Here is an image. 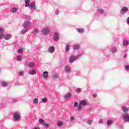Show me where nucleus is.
<instances>
[{"instance_id": "obj_1", "label": "nucleus", "mask_w": 129, "mask_h": 129, "mask_svg": "<svg viewBox=\"0 0 129 129\" xmlns=\"http://www.w3.org/2000/svg\"><path fill=\"white\" fill-rule=\"evenodd\" d=\"M14 120L17 121V120H19L20 118H21V114L19 112H16L14 113Z\"/></svg>"}, {"instance_id": "obj_2", "label": "nucleus", "mask_w": 129, "mask_h": 129, "mask_svg": "<svg viewBox=\"0 0 129 129\" xmlns=\"http://www.w3.org/2000/svg\"><path fill=\"white\" fill-rule=\"evenodd\" d=\"M42 32L43 35H47V34H49L51 32V30L48 28H45L42 30Z\"/></svg>"}, {"instance_id": "obj_3", "label": "nucleus", "mask_w": 129, "mask_h": 129, "mask_svg": "<svg viewBox=\"0 0 129 129\" xmlns=\"http://www.w3.org/2000/svg\"><path fill=\"white\" fill-rule=\"evenodd\" d=\"M53 40L54 41H58L59 40V34L58 33L55 32L54 34Z\"/></svg>"}, {"instance_id": "obj_4", "label": "nucleus", "mask_w": 129, "mask_h": 129, "mask_svg": "<svg viewBox=\"0 0 129 129\" xmlns=\"http://www.w3.org/2000/svg\"><path fill=\"white\" fill-rule=\"evenodd\" d=\"M26 65H28V66H29L30 68H33L35 66V63L33 62H28L26 61Z\"/></svg>"}, {"instance_id": "obj_5", "label": "nucleus", "mask_w": 129, "mask_h": 129, "mask_svg": "<svg viewBox=\"0 0 129 129\" xmlns=\"http://www.w3.org/2000/svg\"><path fill=\"white\" fill-rule=\"evenodd\" d=\"M127 11H128V9L126 7H123L121 10V11L122 12V14H124V13H126Z\"/></svg>"}, {"instance_id": "obj_6", "label": "nucleus", "mask_w": 129, "mask_h": 129, "mask_svg": "<svg viewBox=\"0 0 129 129\" xmlns=\"http://www.w3.org/2000/svg\"><path fill=\"white\" fill-rule=\"evenodd\" d=\"M123 120L124 121H129V115L127 114L124 115Z\"/></svg>"}, {"instance_id": "obj_7", "label": "nucleus", "mask_w": 129, "mask_h": 129, "mask_svg": "<svg viewBox=\"0 0 129 129\" xmlns=\"http://www.w3.org/2000/svg\"><path fill=\"white\" fill-rule=\"evenodd\" d=\"M48 73L47 71H45V72H43V76H42L43 78H44V79L48 78Z\"/></svg>"}, {"instance_id": "obj_8", "label": "nucleus", "mask_w": 129, "mask_h": 129, "mask_svg": "<svg viewBox=\"0 0 129 129\" xmlns=\"http://www.w3.org/2000/svg\"><path fill=\"white\" fill-rule=\"evenodd\" d=\"M71 93H68L64 96V99H69L71 97Z\"/></svg>"}, {"instance_id": "obj_9", "label": "nucleus", "mask_w": 129, "mask_h": 129, "mask_svg": "<svg viewBox=\"0 0 129 129\" xmlns=\"http://www.w3.org/2000/svg\"><path fill=\"white\" fill-rule=\"evenodd\" d=\"M79 104L80 105H87V103H86V102L85 100H81V102H80Z\"/></svg>"}, {"instance_id": "obj_10", "label": "nucleus", "mask_w": 129, "mask_h": 129, "mask_svg": "<svg viewBox=\"0 0 129 129\" xmlns=\"http://www.w3.org/2000/svg\"><path fill=\"white\" fill-rule=\"evenodd\" d=\"M35 3H31L29 4L28 7L29 8H31V9H35Z\"/></svg>"}, {"instance_id": "obj_11", "label": "nucleus", "mask_w": 129, "mask_h": 129, "mask_svg": "<svg viewBox=\"0 0 129 129\" xmlns=\"http://www.w3.org/2000/svg\"><path fill=\"white\" fill-rule=\"evenodd\" d=\"M4 38L5 40H9V39H11V35L7 34L6 36H4Z\"/></svg>"}, {"instance_id": "obj_12", "label": "nucleus", "mask_w": 129, "mask_h": 129, "mask_svg": "<svg viewBox=\"0 0 129 129\" xmlns=\"http://www.w3.org/2000/svg\"><path fill=\"white\" fill-rule=\"evenodd\" d=\"M54 50H55V48L53 46H50L48 51L49 53H53V52H54Z\"/></svg>"}, {"instance_id": "obj_13", "label": "nucleus", "mask_w": 129, "mask_h": 129, "mask_svg": "<svg viewBox=\"0 0 129 129\" xmlns=\"http://www.w3.org/2000/svg\"><path fill=\"white\" fill-rule=\"evenodd\" d=\"M30 6V0H25V7L26 8Z\"/></svg>"}, {"instance_id": "obj_14", "label": "nucleus", "mask_w": 129, "mask_h": 129, "mask_svg": "<svg viewBox=\"0 0 129 129\" xmlns=\"http://www.w3.org/2000/svg\"><path fill=\"white\" fill-rule=\"evenodd\" d=\"M74 60H75V56H72L70 58V63H73Z\"/></svg>"}, {"instance_id": "obj_15", "label": "nucleus", "mask_w": 129, "mask_h": 129, "mask_svg": "<svg viewBox=\"0 0 129 129\" xmlns=\"http://www.w3.org/2000/svg\"><path fill=\"white\" fill-rule=\"evenodd\" d=\"M122 111L125 113H126L127 112V111H128V109H127V108L125 107H123L122 108Z\"/></svg>"}, {"instance_id": "obj_16", "label": "nucleus", "mask_w": 129, "mask_h": 129, "mask_svg": "<svg viewBox=\"0 0 129 129\" xmlns=\"http://www.w3.org/2000/svg\"><path fill=\"white\" fill-rule=\"evenodd\" d=\"M30 22H25L24 23V28H27V27H28V26H30Z\"/></svg>"}, {"instance_id": "obj_17", "label": "nucleus", "mask_w": 129, "mask_h": 129, "mask_svg": "<svg viewBox=\"0 0 129 129\" xmlns=\"http://www.w3.org/2000/svg\"><path fill=\"white\" fill-rule=\"evenodd\" d=\"M29 74H31V75H35V74H36V71L35 70L30 71Z\"/></svg>"}, {"instance_id": "obj_18", "label": "nucleus", "mask_w": 129, "mask_h": 129, "mask_svg": "<svg viewBox=\"0 0 129 129\" xmlns=\"http://www.w3.org/2000/svg\"><path fill=\"white\" fill-rule=\"evenodd\" d=\"M111 51L112 53H115V52H116L117 51L116 47H112L111 49Z\"/></svg>"}, {"instance_id": "obj_19", "label": "nucleus", "mask_w": 129, "mask_h": 129, "mask_svg": "<svg viewBox=\"0 0 129 129\" xmlns=\"http://www.w3.org/2000/svg\"><path fill=\"white\" fill-rule=\"evenodd\" d=\"M12 13H17L18 12V8H13L12 10Z\"/></svg>"}, {"instance_id": "obj_20", "label": "nucleus", "mask_w": 129, "mask_h": 129, "mask_svg": "<svg viewBox=\"0 0 129 129\" xmlns=\"http://www.w3.org/2000/svg\"><path fill=\"white\" fill-rule=\"evenodd\" d=\"M112 122H113V121H112L111 120H108L107 121V125H110V124H111V123H112Z\"/></svg>"}, {"instance_id": "obj_21", "label": "nucleus", "mask_w": 129, "mask_h": 129, "mask_svg": "<svg viewBox=\"0 0 129 129\" xmlns=\"http://www.w3.org/2000/svg\"><path fill=\"white\" fill-rule=\"evenodd\" d=\"M128 45V40H125L123 41V45L127 46Z\"/></svg>"}, {"instance_id": "obj_22", "label": "nucleus", "mask_w": 129, "mask_h": 129, "mask_svg": "<svg viewBox=\"0 0 129 129\" xmlns=\"http://www.w3.org/2000/svg\"><path fill=\"white\" fill-rule=\"evenodd\" d=\"M26 33H27V30H25V29H23L21 31V35H24V34H26Z\"/></svg>"}, {"instance_id": "obj_23", "label": "nucleus", "mask_w": 129, "mask_h": 129, "mask_svg": "<svg viewBox=\"0 0 129 129\" xmlns=\"http://www.w3.org/2000/svg\"><path fill=\"white\" fill-rule=\"evenodd\" d=\"M74 50H78V49H79V45H75L74 46Z\"/></svg>"}, {"instance_id": "obj_24", "label": "nucleus", "mask_w": 129, "mask_h": 129, "mask_svg": "<svg viewBox=\"0 0 129 129\" xmlns=\"http://www.w3.org/2000/svg\"><path fill=\"white\" fill-rule=\"evenodd\" d=\"M58 126H62L63 125V122L59 121L57 123Z\"/></svg>"}, {"instance_id": "obj_25", "label": "nucleus", "mask_w": 129, "mask_h": 129, "mask_svg": "<svg viewBox=\"0 0 129 129\" xmlns=\"http://www.w3.org/2000/svg\"><path fill=\"white\" fill-rule=\"evenodd\" d=\"M23 51H24V48L23 47L20 48L18 50L19 53H20L21 54H22V53H23Z\"/></svg>"}, {"instance_id": "obj_26", "label": "nucleus", "mask_w": 129, "mask_h": 129, "mask_svg": "<svg viewBox=\"0 0 129 129\" xmlns=\"http://www.w3.org/2000/svg\"><path fill=\"white\" fill-rule=\"evenodd\" d=\"M38 101H39V100L38 99V98H35L33 100V103L34 104L38 103Z\"/></svg>"}, {"instance_id": "obj_27", "label": "nucleus", "mask_w": 129, "mask_h": 129, "mask_svg": "<svg viewBox=\"0 0 129 129\" xmlns=\"http://www.w3.org/2000/svg\"><path fill=\"white\" fill-rule=\"evenodd\" d=\"M17 61H22V56H18L16 58Z\"/></svg>"}, {"instance_id": "obj_28", "label": "nucleus", "mask_w": 129, "mask_h": 129, "mask_svg": "<svg viewBox=\"0 0 129 129\" xmlns=\"http://www.w3.org/2000/svg\"><path fill=\"white\" fill-rule=\"evenodd\" d=\"M78 31L79 32V33H83V32H84V30H83V29L81 28H79V29H78Z\"/></svg>"}, {"instance_id": "obj_29", "label": "nucleus", "mask_w": 129, "mask_h": 129, "mask_svg": "<svg viewBox=\"0 0 129 129\" xmlns=\"http://www.w3.org/2000/svg\"><path fill=\"white\" fill-rule=\"evenodd\" d=\"M47 98H44L41 99V101L43 103L47 102Z\"/></svg>"}, {"instance_id": "obj_30", "label": "nucleus", "mask_w": 129, "mask_h": 129, "mask_svg": "<svg viewBox=\"0 0 129 129\" xmlns=\"http://www.w3.org/2000/svg\"><path fill=\"white\" fill-rule=\"evenodd\" d=\"M5 32V30L3 28H0V34H2Z\"/></svg>"}, {"instance_id": "obj_31", "label": "nucleus", "mask_w": 129, "mask_h": 129, "mask_svg": "<svg viewBox=\"0 0 129 129\" xmlns=\"http://www.w3.org/2000/svg\"><path fill=\"white\" fill-rule=\"evenodd\" d=\"M66 70L67 72H70V68L69 67H66Z\"/></svg>"}, {"instance_id": "obj_32", "label": "nucleus", "mask_w": 129, "mask_h": 129, "mask_svg": "<svg viewBox=\"0 0 129 129\" xmlns=\"http://www.w3.org/2000/svg\"><path fill=\"white\" fill-rule=\"evenodd\" d=\"M69 45H67L66 46V52H68V51H69Z\"/></svg>"}, {"instance_id": "obj_33", "label": "nucleus", "mask_w": 129, "mask_h": 129, "mask_svg": "<svg viewBox=\"0 0 129 129\" xmlns=\"http://www.w3.org/2000/svg\"><path fill=\"white\" fill-rule=\"evenodd\" d=\"M77 108H78V110H79L80 111V110L82 109V106H81L80 104H79Z\"/></svg>"}, {"instance_id": "obj_34", "label": "nucleus", "mask_w": 129, "mask_h": 129, "mask_svg": "<svg viewBox=\"0 0 129 129\" xmlns=\"http://www.w3.org/2000/svg\"><path fill=\"white\" fill-rule=\"evenodd\" d=\"M50 125L48 123H43V126H45V127H48Z\"/></svg>"}, {"instance_id": "obj_35", "label": "nucleus", "mask_w": 129, "mask_h": 129, "mask_svg": "<svg viewBox=\"0 0 129 129\" xmlns=\"http://www.w3.org/2000/svg\"><path fill=\"white\" fill-rule=\"evenodd\" d=\"M98 13H99V14H103V10L102 9H99Z\"/></svg>"}, {"instance_id": "obj_36", "label": "nucleus", "mask_w": 129, "mask_h": 129, "mask_svg": "<svg viewBox=\"0 0 129 129\" xmlns=\"http://www.w3.org/2000/svg\"><path fill=\"white\" fill-rule=\"evenodd\" d=\"M2 85L4 86V87H6V86H7L8 84L5 82H2Z\"/></svg>"}, {"instance_id": "obj_37", "label": "nucleus", "mask_w": 129, "mask_h": 129, "mask_svg": "<svg viewBox=\"0 0 129 129\" xmlns=\"http://www.w3.org/2000/svg\"><path fill=\"white\" fill-rule=\"evenodd\" d=\"M39 121L40 123H44V119H39Z\"/></svg>"}, {"instance_id": "obj_38", "label": "nucleus", "mask_w": 129, "mask_h": 129, "mask_svg": "<svg viewBox=\"0 0 129 129\" xmlns=\"http://www.w3.org/2000/svg\"><path fill=\"white\" fill-rule=\"evenodd\" d=\"M87 123H88V124H91L92 123V120H90L87 121Z\"/></svg>"}, {"instance_id": "obj_39", "label": "nucleus", "mask_w": 129, "mask_h": 129, "mask_svg": "<svg viewBox=\"0 0 129 129\" xmlns=\"http://www.w3.org/2000/svg\"><path fill=\"white\" fill-rule=\"evenodd\" d=\"M74 106L75 107H77L78 106V103L77 102H75Z\"/></svg>"}, {"instance_id": "obj_40", "label": "nucleus", "mask_w": 129, "mask_h": 129, "mask_svg": "<svg viewBox=\"0 0 129 129\" xmlns=\"http://www.w3.org/2000/svg\"><path fill=\"white\" fill-rule=\"evenodd\" d=\"M80 91H81V89H78L76 90L77 93H79V92H80Z\"/></svg>"}, {"instance_id": "obj_41", "label": "nucleus", "mask_w": 129, "mask_h": 129, "mask_svg": "<svg viewBox=\"0 0 129 129\" xmlns=\"http://www.w3.org/2000/svg\"><path fill=\"white\" fill-rule=\"evenodd\" d=\"M125 69L126 70H129V66H125Z\"/></svg>"}, {"instance_id": "obj_42", "label": "nucleus", "mask_w": 129, "mask_h": 129, "mask_svg": "<svg viewBox=\"0 0 129 129\" xmlns=\"http://www.w3.org/2000/svg\"><path fill=\"white\" fill-rule=\"evenodd\" d=\"M103 122V119H100L99 120V123H102Z\"/></svg>"}, {"instance_id": "obj_43", "label": "nucleus", "mask_w": 129, "mask_h": 129, "mask_svg": "<svg viewBox=\"0 0 129 129\" xmlns=\"http://www.w3.org/2000/svg\"><path fill=\"white\" fill-rule=\"evenodd\" d=\"M3 38H4V34H1L0 35V39H3Z\"/></svg>"}, {"instance_id": "obj_44", "label": "nucleus", "mask_w": 129, "mask_h": 129, "mask_svg": "<svg viewBox=\"0 0 129 129\" xmlns=\"http://www.w3.org/2000/svg\"><path fill=\"white\" fill-rule=\"evenodd\" d=\"M33 33H34V34H36V33H38V30H34L33 31Z\"/></svg>"}, {"instance_id": "obj_45", "label": "nucleus", "mask_w": 129, "mask_h": 129, "mask_svg": "<svg viewBox=\"0 0 129 129\" xmlns=\"http://www.w3.org/2000/svg\"><path fill=\"white\" fill-rule=\"evenodd\" d=\"M70 119H71V121L74 120V117L73 116H71L70 117Z\"/></svg>"}, {"instance_id": "obj_46", "label": "nucleus", "mask_w": 129, "mask_h": 129, "mask_svg": "<svg viewBox=\"0 0 129 129\" xmlns=\"http://www.w3.org/2000/svg\"><path fill=\"white\" fill-rule=\"evenodd\" d=\"M23 74H24V72H22L20 73L19 75H20V76H22L23 75Z\"/></svg>"}, {"instance_id": "obj_47", "label": "nucleus", "mask_w": 129, "mask_h": 129, "mask_svg": "<svg viewBox=\"0 0 129 129\" xmlns=\"http://www.w3.org/2000/svg\"><path fill=\"white\" fill-rule=\"evenodd\" d=\"M93 97H97V94H94L93 95Z\"/></svg>"}, {"instance_id": "obj_48", "label": "nucleus", "mask_w": 129, "mask_h": 129, "mask_svg": "<svg viewBox=\"0 0 129 129\" xmlns=\"http://www.w3.org/2000/svg\"><path fill=\"white\" fill-rule=\"evenodd\" d=\"M127 23L129 25V17L127 19Z\"/></svg>"}, {"instance_id": "obj_49", "label": "nucleus", "mask_w": 129, "mask_h": 129, "mask_svg": "<svg viewBox=\"0 0 129 129\" xmlns=\"http://www.w3.org/2000/svg\"><path fill=\"white\" fill-rule=\"evenodd\" d=\"M54 77L58 78V75H54Z\"/></svg>"}, {"instance_id": "obj_50", "label": "nucleus", "mask_w": 129, "mask_h": 129, "mask_svg": "<svg viewBox=\"0 0 129 129\" xmlns=\"http://www.w3.org/2000/svg\"><path fill=\"white\" fill-rule=\"evenodd\" d=\"M126 57H127V55H126V54H125V55L123 56V58H126Z\"/></svg>"}, {"instance_id": "obj_51", "label": "nucleus", "mask_w": 129, "mask_h": 129, "mask_svg": "<svg viewBox=\"0 0 129 129\" xmlns=\"http://www.w3.org/2000/svg\"><path fill=\"white\" fill-rule=\"evenodd\" d=\"M55 14H59V11H57L55 12Z\"/></svg>"}, {"instance_id": "obj_52", "label": "nucleus", "mask_w": 129, "mask_h": 129, "mask_svg": "<svg viewBox=\"0 0 129 129\" xmlns=\"http://www.w3.org/2000/svg\"><path fill=\"white\" fill-rule=\"evenodd\" d=\"M34 129H40L39 127H35Z\"/></svg>"}, {"instance_id": "obj_53", "label": "nucleus", "mask_w": 129, "mask_h": 129, "mask_svg": "<svg viewBox=\"0 0 129 129\" xmlns=\"http://www.w3.org/2000/svg\"><path fill=\"white\" fill-rule=\"evenodd\" d=\"M27 17H28V16H26V17H25L26 19H28V18H27Z\"/></svg>"}, {"instance_id": "obj_54", "label": "nucleus", "mask_w": 129, "mask_h": 129, "mask_svg": "<svg viewBox=\"0 0 129 129\" xmlns=\"http://www.w3.org/2000/svg\"><path fill=\"white\" fill-rule=\"evenodd\" d=\"M28 18H29V19H31V17H28Z\"/></svg>"}]
</instances>
